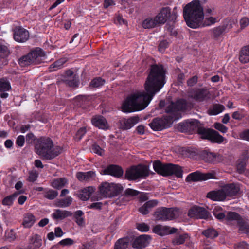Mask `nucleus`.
<instances>
[{
    "label": "nucleus",
    "instance_id": "f257e3e1",
    "mask_svg": "<svg viewBox=\"0 0 249 249\" xmlns=\"http://www.w3.org/2000/svg\"><path fill=\"white\" fill-rule=\"evenodd\" d=\"M166 73V70L162 65H151L144 85L145 91H138L128 97L122 105V111L129 113L144 109L155 94L164 86Z\"/></svg>",
    "mask_w": 249,
    "mask_h": 249
},
{
    "label": "nucleus",
    "instance_id": "f03ea898",
    "mask_svg": "<svg viewBox=\"0 0 249 249\" xmlns=\"http://www.w3.org/2000/svg\"><path fill=\"white\" fill-rule=\"evenodd\" d=\"M183 17L187 26L191 28L200 27L204 19L203 9L199 0H194L188 3L183 9Z\"/></svg>",
    "mask_w": 249,
    "mask_h": 249
},
{
    "label": "nucleus",
    "instance_id": "7ed1b4c3",
    "mask_svg": "<svg viewBox=\"0 0 249 249\" xmlns=\"http://www.w3.org/2000/svg\"><path fill=\"white\" fill-rule=\"evenodd\" d=\"M53 146V142L50 138L41 137L37 140L35 148L38 155L45 160H50L58 156L62 151L60 146H55L52 149Z\"/></svg>",
    "mask_w": 249,
    "mask_h": 249
},
{
    "label": "nucleus",
    "instance_id": "20e7f679",
    "mask_svg": "<svg viewBox=\"0 0 249 249\" xmlns=\"http://www.w3.org/2000/svg\"><path fill=\"white\" fill-rule=\"evenodd\" d=\"M153 168L158 174L164 177L174 175L178 178L182 177L183 170L181 166L172 163H162L159 160L154 162Z\"/></svg>",
    "mask_w": 249,
    "mask_h": 249
},
{
    "label": "nucleus",
    "instance_id": "39448f33",
    "mask_svg": "<svg viewBox=\"0 0 249 249\" xmlns=\"http://www.w3.org/2000/svg\"><path fill=\"white\" fill-rule=\"evenodd\" d=\"M180 117L179 114L176 116L167 115H163L161 118L156 117L154 118L149 124V126L154 131H161L169 127L174 121L179 119Z\"/></svg>",
    "mask_w": 249,
    "mask_h": 249
},
{
    "label": "nucleus",
    "instance_id": "423d86ee",
    "mask_svg": "<svg viewBox=\"0 0 249 249\" xmlns=\"http://www.w3.org/2000/svg\"><path fill=\"white\" fill-rule=\"evenodd\" d=\"M149 175L148 167L147 165L139 164L132 166L127 169L125 173V178L128 180H136L144 178Z\"/></svg>",
    "mask_w": 249,
    "mask_h": 249
},
{
    "label": "nucleus",
    "instance_id": "0eeeda50",
    "mask_svg": "<svg viewBox=\"0 0 249 249\" xmlns=\"http://www.w3.org/2000/svg\"><path fill=\"white\" fill-rule=\"evenodd\" d=\"M99 190L100 194L103 196L112 198L121 194L123 190V187L120 184L104 182L99 187Z\"/></svg>",
    "mask_w": 249,
    "mask_h": 249
},
{
    "label": "nucleus",
    "instance_id": "6e6552de",
    "mask_svg": "<svg viewBox=\"0 0 249 249\" xmlns=\"http://www.w3.org/2000/svg\"><path fill=\"white\" fill-rule=\"evenodd\" d=\"M179 209L176 208L160 207L156 209L154 215L157 220H173L179 216Z\"/></svg>",
    "mask_w": 249,
    "mask_h": 249
},
{
    "label": "nucleus",
    "instance_id": "1a4fd4ad",
    "mask_svg": "<svg viewBox=\"0 0 249 249\" xmlns=\"http://www.w3.org/2000/svg\"><path fill=\"white\" fill-rule=\"evenodd\" d=\"M189 108H190V104L186 100L181 99L176 102H171L166 107L165 112L170 114L169 115L172 116H176L177 115L179 114L180 116V118H181V115L179 111H184Z\"/></svg>",
    "mask_w": 249,
    "mask_h": 249
},
{
    "label": "nucleus",
    "instance_id": "9d476101",
    "mask_svg": "<svg viewBox=\"0 0 249 249\" xmlns=\"http://www.w3.org/2000/svg\"><path fill=\"white\" fill-rule=\"evenodd\" d=\"M169 7H163L155 16L160 24H164L167 20L175 22L177 17V7H174L171 12Z\"/></svg>",
    "mask_w": 249,
    "mask_h": 249
},
{
    "label": "nucleus",
    "instance_id": "9b49d317",
    "mask_svg": "<svg viewBox=\"0 0 249 249\" xmlns=\"http://www.w3.org/2000/svg\"><path fill=\"white\" fill-rule=\"evenodd\" d=\"M227 218L229 220H236L239 228V232L249 235V224L238 213L234 212H229L227 214Z\"/></svg>",
    "mask_w": 249,
    "mask_h": 249
},
{
    "label": "nucleus",
    "instance_id": "f8f14e48",
    "mask_svg": "<svg viewBox=\"0 0 249 249\" xmlns=\"http://www.w3.org/2000/svg\"><path fill=\"white\" fill-rule=\"evenodd\" d=\"M201 159L209 163H217L223 160V157L219 153L210 152L209 150H203L200 153Z\"/></svg>",
    "mask_w": 249,
    "mask_h": 249
},
{
    "label": "nucleus",
    "instance_id": "ddd939ff",
    "mask_svg": "<svg viewBox=\"0 0 249 249\" xmlns=\"http://www.w3.org/2000/svg\"><path fill=\"white\" fill-rule=\"evenodd\" d=\"M214 173H202L199 171H196L189 174L186 178L187 182H196L206 180L209 179L215 178Z\"/></svg>",
    "mask_w": 249,
    "mask_h": 249
},
{
    "label": "nucleus",
    "instance_id": "4468645a",
    "mask_svg": "<svg viewBox=\"0 0 249 249\" xmlns=\"http://www.w3.org/2000/svg\"><path fill=\"white\" fill-rule=\"evenodd\" d=\"M199 123V121L197 120H187L179 123L178 129L181 132L192 133L196 132Z\"/></svg>",
    "mask_w": 249,
    "mask_h": 249
},
{
    "label": "nucleus",
    "instance_id": "2eb2a0df",
    "mask_svg": "<svg viewBox=\"0 0 249 249\" xmlns=\"http://www.w3.org/2000/svg\"><path fill=\"white\" fill-rule=\"evenodd\" d=\"M232 28V22L229 20L226 24L213 28L210 30L212 38L214 40H218L226 32L227 29H230Z\"/></svg>",
    "mask_w": 249,
    "mask_h": 249
},
{
    "label": "nucleus",
    "instance_id": "dca6fc26",
    "mask_svg": "<svg viewBox=\"0 0 249 249\" xmlns=\"http://www.w3.org/2000/svg\"><path fill=\"white\" fill-rule=\"evenodd\" d=\"M209 215V213L204 208L197 206L190 209L188 213L189 217L197 219H206L208 218Z\"/></svg>",
    "mask_w": 249,
    "mask_h": 249
},
{
    "label": "nucleus",
    "instance_id": "f3484780",
    "mask_svg": "<svg viewBox=\"0 0 249 249\" xmlns=\"http://www.w3.org/2000/svg\"><path fill=\"white\" fill-rule=\"evenodd\" d=\"M101 173L103 175H110L116 178H120L124 174V170L119 165L110 164L102 170Z\"/></svg>",
    "mask_w": 249,
    "mask_h": 249
},
{
    "label": "nucleus",
    "instance_id": "a211bd4d",
    "mask_svg": "<svg viewBox=\"0 0 249 249\" xmlns=\"http://www.w3.org/2000/svg\"><path fill=\"white\" fill-rule=\"evenodd\" d=\"M209 92L204 88L193 89L189 92V97L196 101L201 102L208 98Z\"/></svg>",
    "mask_w": 249,
    "mask_h": 249
},
{
    "label": "nucleus",
    "instance_id": "6ab92c4d",
    "mask_svg": "<svg viewBox=\"0 0 249 249\" xmlns=\"http://www.w3.org/2000/svg\"><path fill=\"white\" fill-rule=\"evenodd\" d=\"M33 65H37L43 62L46 57V53L40 48L37 47L29 53Z\"/></svg>",
    "mask_w": 249,
    "mask_h": 249
},
{
    "label": "nucleus",
    "instance_id": "aec40b11",
    "mask_svg": "<svg viewBox=\"0 0 249 249\" xmlns=\"http://www.w3.org/2000/svg\"><path fill=\"white\" fill-rule=\"evenodd\" d=\"M13 37L16 41L23 43L29 39V34L27 30L21 27H16L14 30Z\"/></svg>",
    "mask_w": 249,
    "mask_h": 249
},
{
    "label": "nucleus",
    "instance_id": "412c9836",
    "mask_svg": "<svg viewBox=\"0 0 249 249\" xmlns=\"http://www.w3.org/2000/svg\"><path fill=\"white\" fill-rule=\"evenodd\" d=\"M140 120L138 116L131 117L128 119L122 118L119 121V128L123 130L130 129Z\"/></svg>",
    "mask_w": 249,
    "mask_h": 249
},
{
    "label": "nucleus",
    "instance_id": "4be33fe9",
    "mask_svg": "<svg viewBox=\"0 0 249 249\" xmlns=\"http://www.w3.org/2000/svg\"><path fill=\"white\" fill-rule=\"evenodd\" d=\"M153 232L160 236H163L168 234H172L177 232L178 229L175 228L170 227L167 226H163L161 225H157L155 226L153 229Z\"/></svg>",
    "mask_w": 249,
    "mask_h": 249
},
{
    "label": "nucleus",
    "instance_id": "5701e85b",
    "mask_svg": "<svg viewBox=\"0 0 249 249\" xmlns=\"http://www.w3.org/2000/svg\"><path fill=\"white\" fill-rule=\"evenodd\" d=\"M225 197H232L237 196L240 190L239 186L234 183L227 184L222 187Z\"/></svg>",
    "mask_w": 249,
    "mask_h": 249
},
{
    "label": "nucleus",
    "instance_id": "b1692460",
    "mask_svg": "<svg viewBox=\"0 0 249 249\" xmlns=\"http://www.w3.org/2000/svg\"><path fill=\"white\" fill-rule=\"evenodd\" d=\"M151 240V237L148 235H142L134 240L132 247L134 248H143L147 246Z\"/></svg>",
    "mask_w": 249,
    "mask_h": 249
},
{
    "label": "nucleus",
    "instance_id": "393cba45",
    "mask_svg": "<svg viewBox=\"0 0 249 249\" xmlns=\"http://www.w3.org/2000/svg\"><path fill=\"white\" fill-rule=\"evenodd\" d=\"M76 177L80 181L89 182L95 179L96 174L93 171L86 172H78L76 173Z\"/></svg>",
    "mask_w": 249,
    "mask_h": 249
},
{
    "label": "nucleus",
    "instance_id": "a878e982",
    "mask_svg": "<svg viewBox=\"0 0 249 249\" xmlns=\"http://www.w3.org/2000/svg\"><path fill=\"white\" fill-rule=\"evenodd\" d=\"M206 196L213 201H221L226 199L225 194L224 193L222 188L218 190H213L208 192Z\"/></svg>",
    "mask_w": 249,
    "mask_h": 249
},
{
    "label": "nucleus",
    "instance_id": "bb28decb",
    "mask_svg": "<svg viewBox=\"0 0 249 249\" xmlns=\"http://www.w3.org/2000/svg\"><path fill=\"white\" fill-rule=\"evenodd\" d=\"M10 54V51L6 46L0 45V68L8 64L7 58Z\"/></svg>",
    "mask_w": 249,
    "mask_h": 249
},
{
    "label": "nucleus",
    "instance_id": "cd10ccee",
    "mask_svg": "<svg viewBox=\"0 0 249 249\" xmlns=\"http://www.w3.org/2000/svg\"><path fill=\"white\" fill-rule=\"evenodd\" d=\"M92 124L100 129H107L108 124L106 119L101 115L95 116L91 120Z\"/></svg>",
    "mask_w": 249,
    "mask_h": 249
},
{
    "label": "nucleus",
    "instance_id": "c85d7f7f",
    "mask_svg": "<svg viewBox=\"0 0 249 249\" xmlns=\"http://www.w3.org/2000/svg\"><path fill=\"white\" fill-rule=\"evenodd\" d=\"M42 239L40 236L35 234L30 237L27 249H38L42 246Z\"/></svg>",
    "mask_w": 249,
    "mask_h": 249
},
{
    "label": "nucleus",
    "instance_id": "c756f323",
    "mask_svg": "<svg viewBox=\"0 0 249 249\" xmlns=\"http://www.w3.org/2000/svg\"><path fill=\"white\" fill-rule=\"evenodd\" d=\"M158 204V201L157 200H149L139 208V211L143 215L147 214L151 209L156 207Z\"/></svg>",
    "mask_w": 249,
    "mask_h": 249
},
{
    "label": "nucleus",
    "instance_id": "7c9ffc66",
    "mask_svg": "<svg viewBox=\"0 0 249 249\" xmlns=\"http://www.w3.org/2000/svg\"><path fill=\"white\" fill-rule=\"evenodd\" d=\"M213 129L206 128L200 122L197 127L196 133L202 139L208 140Z\"/></svg>",
    "mask_w": 249,
    "mask_h": 249
},
{
    "label": "nucleus",
    "instance_id": "2f4dec72",
    "mask_svg": "<svg viewBox=\"0 0 249 249\" xmlns=\"http://www.w3.org/2000/svg\"><path fill=\"white\" fill-rule=\"evenodd\" d=\"M239 60L243 64L249 62V45L241 48L239 53Z\"/></svg>",
    "mask_w": 249,
    "mask_h": 249
},
{
    "label": "nucleus",
    "instance_id": "473e14b6",
    "mask_svg": "<svg viewBox=\"0 0 249 249\" xmlns=\"http://www.w3.org/2000/svg\"><path fill=\"white\" fill-rule=\"evenodd\" d=\"M71 215L72 213L71 212L65 210H61L60 209L56 210L55 212L52 214L53 218L55 220H63L66 217L71 216Z\"/></svg>",
    "mask_w": 249,
    "mask_h": 249
},
{
    "label": "nucleus",
    "instance_id": "72a5a7b5",
    "mask_svg": "<svg viewBox=\"0 0 249 249\" xmlns=\"http://www.w3.org/2000/svg\"><path fill=\"white\" fill-rule=\"evenodd\" d=\"M208 140L212 143H221L223 142L224 138L220 135L217 131L213 129Z\"/></svg>",
    "mask_w": 249,
    "mask_h": 249
},
{
    "label": "nucleus",
    "instance_id": "f704fd0d",
    "mask_svg": "<svg viewBox=\"0 0 249 249\" xmlns=\"http://www.w3.org/2000/svg\"><path fill=\"white\" fill-rule=\"evenodd\" d=\"M95 188L92 186H89L83 189L79 195L80 198L83 201L88 200L91 194L94 192Z\"/></svg>",
    "mask_w": 249,
    "mask_h": 249
},
{
    "label": "nucleus",
    "instance_id": "c9c22d12",
    "mask_svg": "<svg viewBox=\"0 0 249 249\" xmlns=\"http://www.w3.org/2000/svg\"><path fill=\"white\" fill-rule=\"evenodd\" d=\"M24 192V190H19L18 192H15L14 194L4 197L2 201V204L5 206H11L15 198L20 194Z\"/></svg>",
    "mask_w": 249,
    "mask_h": 249
},
{
    "label": "nucleus",
    "instance_id": "e433bc0d",
    "mask_svg": "<svg viewBox=\"0 0 249 249\" xmlns=\"http://www.w3.org/2000/svg\"><path fill=\"white\" fill-rule=\"evenodd\" d=\"M68 183V180L65 178L54 179L51 183V186L55 189H60Z\"/></svg>",
    "mask_w": 249,
    "mask_h": 249
},
{
    "label": "nucleus",
    "instance_id": "4c0bfd02",
    "mask_svg": "<svg viewBox=\"0 0 249 249\" xmlns=\"http://www.w3.org/2000/svg\"><path fill=\"white\" fill-rule=\"evenodd\" d=\"M160 24L156 17L154 18H146L142 23V26L145 29H149L155 27L156 25Z\"/></svg>",
    "mask_w": 249,
    "mask_h": 249
},
{
    "label": "nucleus",
    "instance_id": "58836bf2",
    "mask_svg": "<svg viewBox=\"0 0 249 249\" xmlns=\"http://www.w3.org/2000/svg\"><path fill=\"white\" fill-rule=\"evenodd\" d=\"M129 244L128 238H123L118 240L115 244L114 249H126Z\"/></svg>",
    "mask_w": 249,
    "mask_h": 249
},
{
    "label": "nucleus",
    "instance_id": "ea45409f",
    "mask_svg": "<svg viewBox=\"0 0 249 249\" xmlns=\"http://www.w3.org/2000/svg\"><path fill=\"white\" fill-rule=\"evenodd\" d=\"M72 198L71 196H68L64 199H57L55 202V206L64 208L69 207L72 203Z\"/></svg>",
    "mask_w": 249,
    "mask_h": 249
},
{
    "label": "nucleus",
    "instance_id": "a19ab883",
    "mask_svg": "<svg viewBox=\"0 0 249 249\" xmlns=\"http://www.w3.org/2000/svg\"><path fill=\"white\" fill-rule=\"evenodd\" d=\"M189 238L188 234L184 233L176 236L173 240L172 243L174 245H179L183 244L186 239Z\"/></svg>",
    "mask_w": 249,
    "mask_h": 249
},
{
    "label": "nucleus",
    "instance_id": "79ce46f5",
    "mask_svg": "<svg viewBox=\"0 0 249 249\" xmlns=\"http://www.w3.org/2000/svg\"><path fill=\"white\" fill-rule=\"evenodd\" d=\"M36 221L35 216L32 214H26L23 219L22 224L25 228L31 227Z\"/></svg>",
    "mask_w": 249,
    "mask_h": 249
},
{
    "label": "nucleus",
    "instance_id": "37998d69",
    "mask_svg": "<svg viewBox=\"0 0 249 249\" xmlns=\"http://www.w3.org/2000/svg\"><path fill=\"white\" fill-rule=\"evenodd\" d=\"M18 63L21 67H26L30 65H33L32 62V59L28 53L26 55H23L18 59Z\"/></svg>",
    "mask_w": 249,
    "mask_h": 249
},
{
    "label": "nucleus",
    "instance_id": "c03bdc74",
    "mask_svg": "<svg viewBox=\"0 0 249 249\" xmlns=\"http://www.w3.org/2000/svg\"><path fill=\"white\" fill-rule=\"evenodd\" d=\"M202 234L207 238L211 239L214 238L218 236V232L213 228H209L202 231Z\"/></svg>",
    "mask_w": 249,
    "mask_h": 249
},
{
    "label": "nucleus",
    "instance_id": "a18cd8bd",
    "mask_svg": "<svg viewBox=\"0 0 249 249\" xmlns=\"http://www.w3.org/2000/svg\"><path fill=\"white\" fill-rule=\"evenodd\" d=\"M11 88L10 83L6 78H2L0 80V92L9 91Z\"/></svg>",
    "mask_w": 249,
    "mask_h": 249
},
{
    "label": "nucleus",
    "instance_id": "49530a36",
    "mask_svg": "<svg viewBox=\"0 0 249 249\" xmlns=\"http://www.w3.org/2000/svg\"><path fill=\"white\" fill-rule=\"evenodd\" d=\"M66 62L65 58L60 59L50 65L49 67L50 71H54L57 69H60L61 67Z\"/></svg>",
    "mask_w": 249,
    "mask_h": 249
},
{
    "label": "nucleus",
    "instance_id": "de8ad7c7",
    "mask_svg": "<svg viewBox=\"0 0 249 249\" xmlns=\"http://www.w3.org/2000/svg\"><path fill=\"white\" fill-rule=\"evenodd\" d=\"M105 83V80L101 77H96L91 80L89 87L91 88H99Z\"/></svg>",
    "mask_w": 249,
    "mask_h": 249
},
{
    "label": "nucleus",
    "instance_id": "09e8293b",
    "mask_svg": "<svg viewBox=\"0 0 249 249\" xmlns=\"http://www.w3.org/2000/svg\"><path fill=\"white\" fill-rule=\"evenodd\" d=\"M225 108L224 106L220 104H215L213 106L212 109L209 110V114L216 115L221 112Z\"/></svg>",
    "mask_w": 249,
    "mask_h": 249
},
{
    "label": "nucleus",
    "instance_id": "8fccbe9b",
    "mask_svg": "<svg viewBox=\"0 0 249 249\" xmlns=\"http://www.w3.org/2000/svg\"><path fill=\"white\" fill-rule=\"evenodd\" d=\"M216 22V18L214 17H210L206 18L205 19L204 18L203 20H201V23L200 24V27L209 26L214 24Z\"/></svg>",
    "mask_w": 249,
    "mask_h": 249
},
{
    "label": "nucleus",
    "instance_id": "3c124183",
    "mask_svg": "<svg viewBox=\"0 0 249 249\" xmlns=\"http://www.w3.org/2000/svg\"><path fill=\"white\" fill-rule=\"evenodd\" d=\"M83 214V212L81 210L77 211L74 213L75 221L78 225H82L84 223V220L82 217Z\"/></svg>",
    "mask_w": 249,
    "mask_h": 249
},
{
    "label": "nucleus",
    "instance_id": "603ef678",
    "mask_svg": "<svg viewBox=\"0 0 249 249\" xmlns=\"http://www.w3.org/2000/svg\"><path fill=\"white\" fill-rule=\"evenodd\" d=\"M64 82L70 87L76 88L78 86L79 81L74 75L72 79H65Z\"/></svg>",
    "mask_w": 249,
    "mask_h": 249
},
{
    "label": "nucleus",
    "instance_id": "864d4df0",
    "mask_svg": "<svg viewBox=\"0 0 249 249\" xmlns=\"http://www.w3.org/2000/svg\"><path fill=\"white\" fill-rule=\"evenodd\" d=\"M58 194L57 191L50 189L45 193L44 197L48 199L53 200L56 197Z\"/></svg>",
    "mask_w": 249,
    "mask_h": 249
},
{
    "label": "nucleus",
    "instance_id": "5fc2aeb1",
    "mask_svg": "<svg viewBox=\"0 0 249 249\" xmlns=\"http://www.w3.org/2000/svg\"><path fill=\"white\" fill-rule=\"evenodd\" d=\"M96 244L92 241L83 243L79 249H95Z\"/></svg>",
    "mask_w": 249,
    "mask_h": 249
},
{
    "label": "nucleus",
    "instance_id": "6e6d98bb",
    "mask_svg": "<svg viewBox=\"0 0 249 249\" xmlns=\"http://www.w3.org/2000/svg\"><path fill=\"white\" fill-rule=\"evenodd\" d=\"M246 166V163L245 160H241L239 161L237 164L236 168L237 171L239 174H243L245 170Z\"/></svg>",
    "mask_w": 249,
    "mask_h": 249
},
{
    "label": "nucleus",
    "instance_id": "4d7b16f0",
    "mask_svg": "<svg viewBox=\"0 0 249 249\" xmlns=\"http://www.w3.org/2000/svg\"><path fill=\"white\" fill-rule=\"evenodd\" d=\"M124 193L126 196H134L138 195L140 192L132 189L128 188L125 190Z\"/></svg>",
    "mask_w": 249,
    "mask_h": 249
},
{
    "label": "nucleus",
    "instance_id": "13d9d810",
    "mask_svg": "<svg viewBox=\"0 0 249 249\" xmlns=\"http://www.w3.org/2000/svg\"><path fill=\"white\" fill-rule=\"evenodd\" d=\"M169 42L167 40H161L159 45V51L160 52L164 51V50L168 47Z\"/></svg>",
    "mask_w": 249,
    "mask_h": 249
},
{
    "label": "nucleus",
    "instance_id": "bf43d9fd",
    "mask_svg": "<svg viewBox=\"0 0 249 249\" xmlns=\"http://www.w3.org/2000/svg\"><path fill=\"white\" fill-rule=\"evenodd\" d=\"M214 128L222 133H225L228 130V128L220 123H215L214 124Z\"/></svg>",
    "mask_w": 249,
    "mask_h": 249
},
{
    "label": "nucleus",
    "instance_id": "052dcab7",
    "mask_svg": "<svg viewBox=\"0 0 249 249\" xmlns=\"http://www.w3.org/2000/svg\"><path fill=\"white\" fill-rule=\"evenodd\" d=\"M137 228L142 232H146L149 230V226L145 223L137 224Z\"/></svg>",
    "mask_w": 249,
    "mask_h": 249
},
{
    "label": "nucleus",
    "instance_id": "680f3d73",
    "mask_svg": "<svg viewBox=\"0 0 249 249\" xmlns=\"http://www.w3.org/2000/svg\"><path fill=\"white\" fill-rule=\"evenodd\" d=\"M36 139V136L32 133H29L26 136V142L27 144L33 143Z\"/></svg>",
    "mask_w": 249,
    "mask_h": 249
},
{
    "label": "nucleus",
    "instance_id": "e2e57ef3",
    "mask_svg": "<svg viewBox=\"0 0 249 249\" xmlns=\"http://www.w3.org/2000/svg\"><path fill=\"white\" fill-rule=\"evenodd\" d=\"M74 241L71 238H66L60 241L58 243V245H60L62 246H66L72 245Z\"/></svg>",
    "mask_w": 249,
    "mask_h": 249
},
{
    "label": "nucleus",
    "instance_id": "0e129e2a",
    "mask_svg": "<svg viewBox=\"0 0 249 249\" xmlns=\"http://www.w3.org/2000/svg\"><path fill=\"white\" fill-rule=\"evenodd\" d=\"M86 133V127H82L80 128L77 132L75 136V139H77L78 141L80 140L82 137L85 135Z\"/></svg>",
    "mask_w": 249,
    "mask_h": 249
},
{
    "label": "nucleus",
    "instance_id": "69168bd1",
    "mask_svg": "<svg viewBox=\"0 0 249 249\" xmlns=\"http://www.w3.org/2000/svg\"><path fill=\"white\" fill-rule=\"evenodd\" d=\"M235 249H249V245L245 241H242L234 245Z\"/></svg>",
    "mask_w": 249,
    "mask_h": 249
},
{
    "label": "nucleus",
    "instance_id": "338daca9",
    "mask_svg": "<svg viewBox=\"0 0 249 249\" xmlns=\"http://www.w3.org/2000/svg\"><path fill=\"white\" fill-rule=\"evenodd\" d=\"M91 149L94 153L100 156L102 155L103 150L97 144H92Z\"/></svg>",
    "mask_w": 249,
    "mask_h": 249
},
{
    "label": "nucleus",
    "instance_id": "774afa93",
    "mask_svg": "<svg viewBox=\"0 0 249 249\" xmlns=\"http://www.w3.org/2000/svg\"><path fill=\"white\" fill-rule=\"evenodd\" d=\"M239 137L241 139L249 141V129L241 132L239 134Z\"/></svg>",
    "mask_w": 249,
    "mask_h": 249
}]
</instances>
